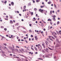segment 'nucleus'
I'll return each mask as SVG.
<instances>
[{
	"mask_svg": "<svg viewBox=\"0 0 61 61\" xmlns=\"http://www.w3.org/2000/svg\"><path fill=\"white\" fill-rule=\"evenodd\" d=\"M56 17V16H55V15H54L53 16V21H55L56 20V18H55V17Z\"/></svg>",
	"mask_w": 61,
	"mask_h": 61,
	"instance_id": "nucleus-1",
	"label": "nucleus"
},
{
	"mask_svg": "<svg viewBox=\"0 0 61 61\" xmlns=\"http://www.w3.org/2000/svg\"><path fill=\"white\" fill-rule=\"evenodd\" d=\"M39 11L40 12H41V13H42L44 11V10H42L41 9H40L39 10Z\"/></svg>",
	"mask_w": 61,
	"mask_h": 61,
	"instance_id": "nucleus-2",
	"label": "nucleus"
},
{
	"mask_svg": "<svg viewBox=\"0 0 61 61\" xmlns=\"http://www.w3.org/2000/svg\"><path fill=\"white\" fill-rule=\"evenodd\" d=\"M46 40H47V41H48L50 43H51V41H50V40H49V39L48 38H47Z\"/></svg>",
	"mask_w": 61,
	"mask_h": 61,
	"instance_id": "nucleus-3",
	"label": "nucleus"
},
{
	"mask_svg": "<svg viewBox=\"0 0 61 61\" xmlns=\"http://www.w3.org/2000/svg\"><path fill=\"white\" fill-rule=\"evenodd\" d=\"M35 40H37V39H38V38H37V37L36 36H35Z\"/></svg>",
	"mask_w": 61,
	"mask_h": 61,
	"instance_id": "nucleus-4",
	"label": "nucleus"
},
{
	"mask_svg": "<svg viewBox=\"0 0 61 61\" xmlns=\"http://www.w3.org/2000/svg\"><path fill=\"white\" fill-rule=\"evenodd\" d=\"M10 24H13V22L12 20H10Z\"/></svg>",
	"mask_w": 61,
	"mask_h": 61,
	"instance_id": "nucleus-5",
	"label": "nucleus"
},
{
	"mask_svg": "<svg viewBox=\"0 0 61 61\" xmlns=\"http://www.w3.org/2000/svg\"><path fill=\"white\" fill-rule=\"evenodd\" d=\"M11 5H14V3L13 2H11Z\"/></svg>",
	"mask_w": 61,
	"mask_h": 61,
	"instance_id": "nucleus-6",
	"label": "nucleus"
},
{
	"mask_svg": "<svg viewBox=\"0 0 61 61\" xmlns=\"http://www.w3.org/2000/svg\"><path fill=\"white\" fill-rule=\"evenodd\" d=\"M53 36H54V37H55V38H57V36H56L55 35H53Z\"/></svg>",
	"mask_w": 61,
	"mask_h": 61,
	"instance_id": "nucleus-7",
	"label": "nucleus"
},
{
	"mask_svg": "<svg viewBox=\"0 0 61 61\" xmlns=\"http://www.w3.org/2000/svg\"><path fill=\"white\" fill-rule=\"evenodd\" d=\"M38 46H40V47L41 48V49H42V46H41V45H40V44H39L38 45Z\"/></svg>",
	"mask_w": 61,
	"mask_h": 61,
	"instance_id": "nucleus-8",
	"label": "nucleus"
},
{
	"mask_svg": "<svg viewBox=\"0 0 61 61\" xmlns=\"http://www.w3.org/2000/svg\"><path fill=\"white\" fill-rule=\"evenodd\" d=\"M29 54H31L32 55H33V53L32 52L31 53V52H29Z\"/></svg>",
	"mask_w": 61,
	"mask_h": 61,
	"instance_id": "nucleus-9",
	"label": "nucleus"
},
{
	"mask_svg": "<svg viewBox=\"0 0 61 61\" xmlns=\"http://www.w3.org/2000/svg\"><path fill=\"white\" fill-rule=\"evenodd\" d=\"M34 49H35L36 51H37V49L36 48V47H35L34 48Z\"/></svg>",
	"mask_w": 61,
	"mask_h": 61,
	"instance_id": "nucleus-10",
	"label": "nucleus"
},
{
	"mask_svg": "<svg viewBox=\"0 0 61 61\" xmlns=\"http://www.w3.org/2000/svg\"><path fill=\"white\" fill-rule=\"evenodd\" d=\"M15 51H16V52H18V50L17 49H15Z\"/></svg>",
	"mask_w": 61,
	"mask_h": 61,
	"instance_id": "nucleus-11",
	"label": "nucleus"
},
{
	"mask_svg": "<svg viewBox=\"0 0 61 61\" xmlns=\"http://www.w3.org/2000/svg\"><path fill=\"white\" fill-rule=\"evenodd\" d=\"M26 17L27 19H29L30 18V17H29V16H26Z\"/></svg>",
	"mask_w": 61,
	"mask_h": 61,
	"instance_id": "nucleus-12",
	"label": "nucleus"
},
{
	"mask_svg": "<svg viewBox=\"0 0 61 61\" xmlns=\"http://www.w3.org/2000/svg\"><path fill=\"white\" fill-rule=\"evenodd\" d=\"M52 21V20H51V19H49L48 20V21Z\"/></svg>",
	"mask_w": 61,
	"mask_h": 61,
	"instance_id": "nucleus-13",
	"label": "nucleus"
},
{
	"mask_svg": "<svg viewBox=\"0 0 61 61\" xmlns=\"http://www.w3.org/2000/svg\"><path fill=\"white\" fill-rule=\"evenodd\" d=\"M25 8H26V6L25 5L23 9H25Z\"/></svg>",
	"mask_w": 61,
	"mask_h": 61,
	"instance_id": "nucleus-14",
	"label": "nucleus"
},
{
	"mask_svg": "<svg viewBox=\"0 0 61 61\" xmlns=\"http://www.w3.org/2000/svg\"><path fill=\"white\" fill-rule=\"evenodd\" d=\"M42 46H43L44 48H46V46H45V45H44L43 44Z\"/></svg>",
	"mask_w": 61,
	"mask_h": 61,
	"instance_id": "nucleus-15",
	"label": "nucleus"
},
{
	"mask_svg": "<svg viewBox=\"0 0 61 61\" xmlns=\"http://www.w3.org/2000/svg\"><path fill=\"white\" fill-rule=\"evenodd\" d=\"M51 37L53 39H54V40H55V38H54V37L53 36H52Z\"/></svg>",
	"mask_w": 61,
	"mask_h": 61,
	"instance_id": "nucleus-16",
	"label": "nucleus"
},
{
	"mask_svg": "<svg viewBox=\"0 0 61 61\" xmlns=\"http://www.w3.org/2000/svg\"><path fill=\"white\" fill-rule=\"evenodd\" d=\"M51 2L50 1L49 2H48V4H51Z\"/></svg>",
	"mask_w": 61,
	"mask_h": 61,
	"instance_id": "nucleus-17",
	"label": "nucleus"
},
{
	"mask_svg": "<svg viewBox=\"0 0 61 61\" xmlns=\"http://www.w3.org/2000/svg\"><path fill=\"white\" fill-rule=\"evenodd\" d=\"M56 40L57 42H59V41H58V39H57Z\"/></svg>",
	"mask_w": 61,
	"mask_h": 61,
	"instance_id": "nucleus-18",
	"label": "nucleus"
},
{
	"mask_svg": "<svg viewBox=\"0 0 61 61\" xmlns=\"http://www.w3.org/2000/svg\"><path fill=\"white\" fill-rule=\"evenodd\" d=\"M46 52H48V48H46Z\"/></svg>",
	"mask_w": 61,
	"mask_h": 61,
	"instance_id": "nucleus-19",
	"label": "nucleus"
},
{
	"mask_svg": "<svg viewBox=\"0 0 61 61\" xmlns=\"http://www.w3.org/2000/svg\"><path fill=\"white\" fill-rule=\"evenodd\" d=\"M44 5H43L42 6H41V8H43V7H44Z\"/></svg>",
	"mask_w": 61,
	"mask_h": 61,
	"instance_id": "nucleus-20",
	"label": "nucleus"
},
{
	"mask_svg": "<svg viewBox=\"0 0 61 61\" xmlns=\"http://www.w3.org/2000/svg\"><path fill=\"white\" fill-rule=\"evenodd\" d=\"M38 59L39 60H43V59H42V58H39Z\"/></svg>",
	"mask_w": 61,
	"mask_h": 61,
	"instance_id": "nucleus-21",
	"label": "nucleus"
},
{
	"mask_svg": "<svg viewBox=\"0 0 61 61\" xmlns=\"http://www.w3.org/2000/svg\"><path fill=\"white\" fill-rule=\"evenodd\" d=\"M55 33V35H57V34H56V33H55V32H54L52 34V35H53V33Z\"/></svg>",
	"mask_w": 61,
	"mask_h": 61,
	"instance_id": "nucleus-22",
	"label": "nucleus"
},
{
	"mask_svg": "<svg viewBox=\"0 0 61 61\" xmlns=\"http://www.w3.org/2000/svg\"><path fill=\"white\" fill-rule=\"evenodd\" d=\"M25 42H26V43H28V42H27V40H25Z\"/></svg>",
	"mask_w": 61,
	"mask_h": 61,
	"instance_id": "nucleus-23",
	"label": "nucleus"
},
{
	"mask_svg": "<svg viewBox=\"0 0 61 61\" xmlns=\"http://www.w3.org/2000/svg\"><path fill=\"white\" fill-rule=\"evenodd\" d=\"M3 45L5 46H6V45H7V44L6 43H4L3 44Z\"/></svg>",
	"mask_w": 61,
	"mask_h": 61,
	"instance_id": "nucleus-24",
	"label": "nucleus"
},
{
	"mask_svg": "<svg viewBox=\"0 0 61 61\" xmlns=\"http://www.w3.org/2000/svg\"><path fill=\"white\" fill-rule=\"evenodd\" d=\"M1 28H4V26H1Z\"/></svg>",
	"mask_w": 61,
	"mask_h": 61,
	"instance_id": "nucleus-25",
	"label": "nucleus"
},
{
	"mask_svg": "<svg viewBox=\"0 0 61 61\" xmlns=\"http://www.w3.org/2000/svg\"><path fill=\"white\" fill-rule=\"evenodd\" d=\"M9 38H12L13 39L14 38V37H13L12 38V37H10V36H9Z\"/></svg>",
	"mask_w": 61,
	"mask_h": 61,
	"instance_id": "nucleus-26",
	"label": "nucleus"
},
{
	"mask_svg": "<svg viewBox=\"0 0 61 61\" xmlns=\"http://www.w3.org/2000/svg\"><path fill=\"white\" fill-rule=\"evenodd\" d=\"M4 30L5 31H6V30H7V29L6 28H4Z\"/></svg>",
	"mask_w": 61,
	"mask_h": 61,
	"instance_id": "nucleus-27",
	"label": "nucleus"
},
{
	"mask_svg": "<svg viewBox=\"0 0 61 61\" xmlns=\"http://www.w3.org/2000/svg\"><path fill=\"white\" fill-rule=\"evenodd\" d=\"M16 48H20L18 46H16Z\"/></svg>",
	"mask_w": 61,
	"mask_h": 61,
	"instance_id": "nucleus-28",
	"label": "nucleus"
},
{
	"mask_svg": "<svg viewBox=\"0 0 61 61\" xmlns=\"http://www.w3.org/2000/svg\"><path fill=\"white\" fill-rule=\"evenodd\" d=\"M59 23H60L59 21H58L57 22V25H58V24H59Z\"/></svg>",
	"mask_w": 61,
	"mask_h": 61,
	"instance_id": "nucleus-29",
	"label": "nucleus"
},
{
	"mask_svg": "<svg viewBox=\"0 0 61 61\" xmlns=\"http://www.w3.org/2000/svg\"><path fill=\"white\" fill-rule=\"evenodd\" d=\"M36 1L37 3H38L39 2V1L38 0H36Z\"/></svg>",
	"mask_w": 61,
	"mask_h": 61,
	"instance_id": "nucleus-30",
	"label": "nucleus"
},
{
	"mask_svg": "<svg viewBox=\"0 0 61 61\" xmlns=\"http://www.w3.org/2000/svg\"><path fill=\"white\" fill-rule=\"evenodd\" d=\"M44 25L43 24V23H42L41 24V26H43Z\"/></svg>",
	"mask_w": 61,
	"mask_h": 61,
	"instance_id": "nucleus-31",
	"label": "nucleus"
},
{
	"mask_svg": "<svg viewBox=\"0 0 61 61\" xmlns=\"http://www.w3.org/2000/svg\"><path fill=\"white\" fill-rule=\"evenodd\" d=\"M31 49L32 50H33V51L34 50V48H33L31 47Z\"/></svg>",
	"mask_w": 61,
	"mask_h": 61,
	"instance_id": "nucleus-32",
	"label": "nucleus"
},
{
	"mask_svg": "<svg viewBox=\"0 0 61 61\" xmlns=\"http://www.w3.org/2000/svg\"><path fill=\"white\" fill-rule=\"evenodd\" d=\"M34 10L35 11H36V10H37V9L36 8H35L34 9Z\"/></svg>",
	"mask_w": 61,
	"mask_h": 61,
	"instance_id": "nucleus-33",
	"label": "nucleus"
},
{
	"mask_svg": "<svg viewBox=\"0 0 61 61\" xmlns=\"http://www.w3.org/2000/svg\"><path fill=\"white\" fill-rule=\"evenodd\" d=\"M47 43H48V42H46V45L47 46L48 45V44H47Z\"/></svg>",
	"mask_w": 61,
	"mask_h": 61,
	"instance_id": "nucleus-34",
	"label": "nucleus"
},
{
	"mask_svg": "<svg viewBox=\"0 0 61 61\" xmlns=\"http://www.w3.org/2000/svg\"><path fill=\"white\" fill-rule=\"evenodd\" d=\"M48 48H49V49H50V50H53V49H51V48H49V47H48Z\"/></svg>",
	"mask_w": 61,
	"mask_h": 61,
	"instance_id": "nucleus-35",
	"label": "nucleus"
},
{
	"mask_svg": "<svg viewBox=\"0 0 61 61\" xmlns=\"http://www.w3.org/2000/svg\"><path fill=\"white\" fill-rule=\"evenodd\" d=\"M48 48H49V49H50V50H53V49H51V48H49V47H48Z\"/></svg>",
	"mask_w": 61,
	"mask_h": 61,
	"instance_id": "nucleus-36",
	"label": "nucleus"
},
{
	"mask_svg": "<svg viewBox=\"0 0 61 61\" xmlns=\"http://www.w3.org/2000/svg\"><path fill=\"white\" fill-rule=\"evenodd\" d=\"M50 13L51 14H52V11H50Z\"/></svg>",
	"mask_w": 61,
	"mask_h": 61,
	"instance_id": "nucleus-37",
	"label": "nucleus"
},
{
	"mask_svg": "<svg viewBox=\"0 0 61 61\" xmlns=\"http://www.w3.org/2000/svg\"><path fill=\"white\" fill-rule=\"evenodd\" d=\"M54 6L56 8V4H54Z\"/></svg>",
	"mask_w": 61,
	"mask_h": 61,
	"instance_id": "nucleus-38",
	"label": "nucleus"
},
{
	"mask_svg": "<svg viewBox=\"0 0 61 61\" xmlns=\"http://www.w3.org/2000/svg\"><path fill=\"white\" fill-rule=\"evenodd\" d=\"M26 48H27V50H29V49L28 48V47H27Z\"/></svg>",
	"mask_w": 61,
	"mask_h": 61,
	"instance_id": "nucleus-39",
	"label": "nucleus"
},
{
	"mask_svg": "<svg viewBox=\"0 0 61 61\" xmlns=\"http://www.w3.org/2000/svg\"><path fill=\"white\" fill-rule=\"evenodd\" d=\"M5 20H8V19H6V18H5Z\"/></svg>",
	"mask_w": 61,
	"mask_h": 61,
	"instance_id": "nucleus-40",
	"label": "nucleus"
},
{
	"mask_svg": "<svg viewBox=\"0 0 61 61\" xmlns=\"http://www.w3.org/2000/svg\"><path fill=\"white\" fill-rule=\"evenodd\" d=\"M49 39L51 40V41H53V39H52V38H49Z\"/></svg>",
	"mask_w": 61,
	"mask_h": 61,
	"instance_id": "nucleus-41",
	"label": "nucleus"
},
{
	"mask_svg": "<svg viewBox=\"0 0 61 61\" xmlns=\"http://www.w3.org/2000/svg\"><path fill=\"white\" fill-rule=\"evenodd\" d=\"M29 33H31L32 32V31H31V30H29Z\"/></svg>",
	"mask_w": 61,
	"mask_h": 61,
	"instance_id": "nucleus-42",
	"label": "nucleus"
},
{
	"mask_svg": "<svg viewBox=\"0 0 61 61\" xmlns=\"http://www.w3.org/2000/svg\"><path fill=\"white\" fill-rule=\"evenodd\" d=\"M31 37H33V36L32 35H31Z\"/></svg>",
	"mask_w": 61,
	"mask_h": 61,
	"instance_id": "nucleus-43",
	"label": "nucleus"
},
{
	"mask_svg": "<svg viewBox=\"0 0 61 61\" xmlns=\"http://www.w3.org/2000/svg\"><path fill=\"white\" fill-rule=\"evenodd\" d=\"M31 15H33V12H32L31 13Z\"/></svg>",
	"mask_w": 61,
	"mask_h": 61,
	"instance_id": "nucleus-44",
	"label": "nucleus"
},
{
	"mask_svg": "<svg viewBox=\"0 0 61 61\" xmlns=\"http://www.w3.org/2000/svg\"><path fill=\"white\" fill-rule=\"evenodd\" d=\"M7 3V1H5L4 2V3Z\"/></svg>",
	"mask_w": 61,
	"mask_h": 61,
	"instance_id": "nucleus-45",
	"label": "nucleus"
},
{
	"mask_svg": "<svg viewBox=\"0 0 61 61\" xmlns=\"http://www.w3.org/2000/svg\"><path fill=\"white\" fill-rule=\"evenodd\" d=\"M60 11V10H58L57 11V12H59Z\"/></svg>",
	"mask_w": 61,
	"mask_h": 61,
	"instance_id": "nucleus-46",
	"label": "nucleus"
},
{
	"mask_svg": "<svg viewBox=\"0 0 61 61\" xmlns=\"http://www.w3.org/2000/svg\"><path fill=\"white\" fill-rule=\"evenodd\" d=\"M16 37L17 39H19V37H18L17 36Z\"/></svg>",
	"mask_w": 61,
	"mask_h": 61,
	"instance_id": "nucleus-47",
	"label": "nucleus"
},
{
	"mask_svg": "<svg viewBox=\"0 0 61 61\" xmlns=\"http://www.w3.org/2000/svg\"><path fill=\"white\" fill-rule=\"evenodd\" d=\"M5 17H6V18H8V16L7 15H6Z\"/></svg>",
	"mask_w": 61,
	"mask_h": 61,
	"instance_id": "nucleus-48",
	"label": "nucleus"
},
{
	"mask_svg": "<svg viewBox=\"0 0 61 61\" xmlns=\"http://www.w3.org/2000/svg\"><path fill=\"white\" fill-rule=\"evenodd\" d=\"M51 36H48V38H51Z\"/></svg>",
	"mask_w": 61,
	"mask_h": 61,
	"instance_id": "nucleus-49",
	"label": "nucleus"
},
{
	"mask_svg": "<svg viewBox=\"0 0 61 61\" xmlns=\"http://www.w3.org/2000/svg\"><path fill=\"white\" fill-rule=\"evenodd\" d=\"M32 1H33V2L34 3H35V1L34 0H32Z\"/></svg>",
	"mask_w": 61,
	"mask_h": 61,
	"instance_id": "nucleus-50",
	"label": "nucleus"
},
{
	"mask_svg": "<svg viewBox=\"0 0 61 61\" xmlns=\"http://www.w3.org/2000/svg\"><path fill=\"white\" fill-rule=\"evenodd\" d=\"M2 39H1L2 40H3V39H2L3 38H4V36H2Z\"/></svg>",
	"mask_w": 61,
	"mask_h": 61,
	"instance_id": "nucleus-51",
	"label": "nucleus"
},
{
	"mask_svg": "<svg viewBox=\"0 0 61 61\" xmlns=\"http://www.w3.org/2000/svg\"><path fill=\"white\" fill-rule=\"evenodd\" d=\"M29 25L30 26H32V24H30Z\"/></svg>",
	"mask_w": 61,
	"mask_h": 61,
	"instance_id": "nucleus-52",
	"label": "nucleus"
},
{
	"mask_svg": "<svg viewBox=\"0 0 61 61\" xmlns=\"http://www.w3.org/2000/svg\"><path fill=\"white\" fill-rule=\"evenodd\" d=\"M24 39H26V38L25 37H24Z\"/></svg>",
	"mask_w": 61,
	"mask_h": 61,
	"instance_id": "nucleus-53",
	"label": "nucleus"
},
{
	"mask_svg": "<svg viewBox=\"0 0 61 61\" xmlns=\"http://www.w3.org/2000/svg\"><path fill=\"white\" fill-rule=\"evenodd\" d=\"M13 22H14V23H15V20H13Z\"/></svg>",
	"mask_w": 61,
	"mask_h": 61,
	"instance_id": "nucleus-54",
	"label": "nucleus"
},
{
	"mask_svg": "<svg viewBox=\"0 0 61 61\" xmlns=\"http://www.w3.org/2000/svg\"><path fill=\"white\" fill-rule=\"evenodd\" d=\"M21 50H22V51H24V50H24V49H21Z\"/></svg>",
	"mask_w": 61,
	"mask_h": 61,
	"instance_id": "nucleus-55",
	"label": "nucleus"
},
{
	"mask_svg": "<svg viewBox=\"0 0 61 61\" xmlns=\"http://www.w3.org/2000/svg\"><path fill=\"white\" fill-rule=\"evenodd\" d=\"M23 32L24 33H26V32L25 31H23Z\"/></svg>",
	"mask_w": 61,
	"mask_h": 61,
	"instance_id": "nucleus-56",
	"label": "nucleus"
},
{
	"mask_svg": "<svg viewBox=\"0 0 61 61\" xmlns=\"http://www.w3.org/2000/svg\"><path fill=\"white\" fill-rule=\"evenodd\" d=\"M50 24H51V25H52V22H50Z\"/></svg>",
	"mask_w": 61,
	"mask_h": 61,
	"instance_id": "nucleus-57",
	"label": "nucleus"
},
{
	"mask_svg": "<svg viewBox=\"0 0 61 61\" xmlns=\"http://www.w3.org/2000/svg\"><path fill=\"white\" fill-rule=\"evenodd\" d=\"M17 13H19V11H17Z\"/></svg>",
	"mask_w": 61,
	"mask_h": 61,
	"instance_id": "nucleus-58",
	"label": "nucleus"
},
{
	"mask_svg": "<svg viewBox=\"0 0 61 61\" xmlns=\"http://www.w3.org/2000/svg\"><path fill=\"white\" fill-rule=\"evenodd\" d=\"M53 28V27H52V26H51L50 28V29H51V28Z\"/></svg>",
	"mask_w": 61,
	"mask_h": 61,
	"instance_id": "nucleus-59",
	"label": "nucleus"
},
{
	"mask_svg": "<svg viewBox=\"0 0 61 61\" xmlns=\"http://www.w3.org/2000/svg\"><path fill=\"white\" fill-rule=\"evenodd\" d=\"M42 52H43L44 53H45V51L42 50Z\"/></svg>",
	"mask_w": 61,
	"mask_h": 61,
	"instance_id": "nucleus-60",
	"label": "nucleus"
},
{
	"mask_svg": "<svg viewBox=\"0 0 61 61\" xmlns=\"http://www.w3.org/2000/svg\"><path fill=\"white\" fill-rule=\"evenodd\" d=\"M43 58H45V56L44 55L43 56Z\"/></svg>",
	"mask_w": 61,
	"mask_h": 61,
	"instance_id": "nucleus-61",
	"label": "nucleus"
},
{
	"mask_svg": "<svg viewBox=\"0 0 61 61\" xmlns=\"http://www.w3.org/2000/svg\"><path fill=\"white\" fill-rule=\"evenodd\" d=\"M56 56H55L54 57V58L55 59H56Z\"/></svg>",
	"mask_w": 61,
	"mask_h": 61,
	"instance_id": "nucleus-62",
	"label": "nucleus"
},
{
	"mask_svg": "<svg viewBox=\"0 0 61 61\" xmlns=\"http://www.w3.org/2000/svg\"><path fill=\"white\" fill-rule=\"evenodd\" d=\"M19 15H20V16H21V15H21V14H19Z\"/></svg>",
	"mask_w": 61,
	"mask_h": 61,
	"instance_id": "nucleus-63",
	"label": "nucleus"
},
{
	"mask_svg": "<svg viewBox=\"0 0 61 61\" xmlns=\"http://www.w3.org/2000/svg\"><path fill=\"white\" fill-rule=\"evenodd\" d=\"M18 41H20V39H19L18 40Z\"/></svg>",
	"mask_w": 61,
	"mask_h": 61,
	"instance_id": "nucleus-64",
	"label": "nucleus"
}]
</instances>
